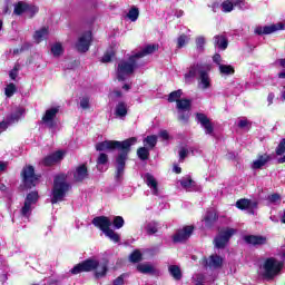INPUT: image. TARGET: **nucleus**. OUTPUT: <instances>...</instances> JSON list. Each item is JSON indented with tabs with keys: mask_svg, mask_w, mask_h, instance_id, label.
I'll return each mask as SVG.
<instances>
[{
	"mask_svg": "<svg viewBox=\"0 0 285 285\" xmlns=\"http://www.w3.org/2000/svg\"><path fill=\"white\" fill-rule=\"evenodd\" d=\"M137 144V137L128 138L124 141L118 140H105L96 145V150L99 153L108 150H120L118 157L116 158V181L124 180V173L126 170V159H128V153H130V146Z\"/></svg>",
	"mask_w": 285,
	"mask_h": 285,
	"instance_id": "f257e3e1",
	"label": "nucleus"
},
{
	"mask_svg": "<svg viewBox=\"0 0 285 285\" xmlns=\"http://www.w3.org/2000/svg\"><path fill=\"white\" fill-rule=\"evenodd\" d=\"M159 50V45H147L140 51L131 55L128 60H121L117 68V78L119 81H126V78L130 77L137 68V59L148 57Z\"/></svg>",
	"mask_w": 285,
	"mask_h": 285,
	"instance_id": "f03ea898",
	"label": "nucleus"
},
{
	"mask_svg": "<svg viewBox=\"0 0 285 285\" xmlns=\"http://www.w3.org/2000/svg\"><path fill=\"white\" fill-rule=\"evenodd\" d=\"M213 66L210 63H194L185 73L186 83H193L195 77L198 75V90H210L213 88V80L210 79V70Z\"/></svg>",
	"mask_w": 285,
	"mask_h": 285,
	"instance_id": "7ed1b4c3",
	"label": "nucleus"
},
{
	"mask_svg": "<svg viewBox=\"0 0 285 285\" xmlns=\"http://www.w3.org/2000/svg\"><path fill=\"white\" fill-rule=\"evenodd\" d=\"M90 271H95L96 279H101V277H106L108 273V263H99L97 259H87L71 268L70 273H72V275H79V273H90Z\"/></svg>",
	"mask_w": 285,
	"mask_h": 285,
	"instance_id": "20e7f679",
	"label": "nucleus"
},
{
	"mask_svg": "<svg viewBox=\"0 0 285 285\" xmlns=\"http://www.w3.org/2000/svg\"><path fill=\"white\" fill-rule=\"evenodd\" d=\"M282 268H284V263H282V261L269 257L259 266L258 273L264 279H273L279 275Z\"/></svg>",
	"mask_w": 285,
	"mask_h": 285,
	"instance_id": "39448f33",
	"label": "nucleus"
},
{
	"mask_svg": "<svg viewBox=\"0 0 285 285\" xmlns=\"http://www.w3.org/2000/svg\"><path fill=\"white\" fill-rule=\"evenodd\" d=\"M68 190H70V185L66 180V175L56 176L51 194V204L63 202V197H66Z\"/></svg>",
	"mask_w": 285,
	"mask_h": 285,
	"instance_id": "423d86ee",
	"label": "nucleus"
},
{
	"mask_svg": "<svg viewBox=\"0 0 285 285\" xmlns=\"http://www.w3.org/2000/svg\"><path fill=\"white\" fill-rule=\"evenodd\" d=\"M38 202L39 193L31 191L27 195L24 203L20 209V215L23 219H30V215H32V210H35Z\"/></svg>",
	"mask_w": 285,
	"mask_h": 285,
	"instance_id": "0eeeda50",
	"label": "nucleus"
},
{
	"mask_svg": "<svg viewBox=\"0 0 285 285\" xmlns=\"http://www.w3.org/2000/svg\"><path fill=\"white\" fill-rule=\"evenodd\" d=\"M37 12H39V7L23 1L16 3L13 9V14H17V17H21V14H27L32 18L37 14Z\"/></svg>",
	"mask_w": 285,
	"mask_h": 285,
	"instance_id": "6e6552de",
	"label": "nucleus"
},
{
	"mask_svg": "<svg viewBox=\"0 0 285 285\" xmlns=\"http://www.w3.org/2000/svg\"><path fill=\"white\" fill-rule=\"evenodd\" d=\"M57 115H59V106L47 109L42 116L41 124L46 126V128H57Z\"/></svg>",
	"mask_w": 285,
	"mask_h": 285,
	"instance_id": "1a4fd4ad",
	"label": "nucleus"
},
{
	"mask_svg": "<svg viewBox=\"0 0 285 285\" xmlns=\"http://www.w3.org/2000/svg\"><path fill=\"white\" fill-rule=\"evenodd\" d=\"M235 233H237V229L229 227L220 230L214 240L216 248H225L226 244H228L230 237L235 235Z\"/></svg>",
	"mask_w": 285,
	"mask_h": 285,
	"instance_id": "9d476101",
	"label": "nucleus"
},
{
	"mask_svg": "<svg viewBox=\"0 0 285 285\" xmlns=\"http://www.w3.org/2000/svg\"><path fill=\"white\" fill-rule=\"evenodd\" d=\"M190 106L191 102L188 99L177 100L176 108L178 110L179 121H188V118L190 117Z\"/></svg>",
	"mask_w": 285,
	"mask_h": 285,
	"instance_id": "9b49d317",
	"label": "nucleus"
},
{
	"mask_svg": "<svg viewBox=\"0 0 285 285\" xmlns=\"http://www.w3.org/2000/svg\"><path fill=\"white\" fill-rule=\"evenodd\" d=\"M22 179L23 184L27 188H32V186H37V175H35V167L26 166L22 169Z\"/></svg>",
	"mask_w": 285,
	"mask_h": 285,
	"instance_id": "f8f14e48",
	"label": "nucleus"
},
{
	"mask_svg": "<svg viewBox=\"0 0 285 285\" xmlns=\"http://www.w3.org/2000/svg\"><path fill=\"white\" fill-rule=\"evenodd\" d=\"M72 177L76 184H81V181H86V179L90 177V173L88 171V165L81 164L76 166L72 171Z\"/></svg>",
	"mask_w": 285,
	"mask_h": 285,
	"instance_id": "ddd939ff",
	"label": "nucleus"
},
{
	"mask_svg": "<svg viewBox=\"0 0 285 285\" xmlns=\"http://www.w3.org/2000/svg\"><path fill=\"white\" fill-rule=\"evenodd\" d=\"M92 41V32L87 31L78 38L76 48L79 52H88L90 48V42Z\"/></svg>",
	"mask_w": 285,
	"mask_h": 285,
	"instance_id": "4468645a",
	"label": "nucleus"
},
{
	"mask_svg": "<svg viewBox=\"0 0 285 285\" xmlns=\"http://www.w3.org/2000/svg\"><path fill=\"white\" fill-rule=\"evenodd\" d=\"M63 157H66V151L58 150V151L45 157L41 160V165L42 166H55V164H59V161H62Z\"/></svg>",
	"mask_w": 285,
	"mask_h": 285,
	"instance_id": "2eb2a0df",
	"label": "nucleus"
},
{
	"mask_svg": "<svg viewBox=\"0 0 285 285\" xmlns=\"http://www.w3.org/2000/svg\"><path fill=\"white\" fill-rule=\"evenodd\" d=\"M194 227L193 226H185L181 229H178L174 235L175 244H181L187 239H190V235H193Z\"/></svg>",
	"mask_w": 285,
	"mask_h": 285,
	"instance_id": "dca6fc26",
	"label": "nucleus"
},
{
	"mask_svg": "<svg viewBox=\"0 0 285 285\" xmlns=\"http://www.w3.org/2000/svg\"><path fill=\"white\" fill-rule=\"evenodd\" d=\"M277 30H285V23L278 22L276 24L258 27L255 29L256 35H273V32H277Z\"/></svg>",
	"mask_w": 285,
	"mask_h": 285,
	"instance_id": "f3484780",
	"label": "nucleus"
},
{
	"mask_svg": "<svg viewBox=\"0 0 285 285\" xmlns=\"http://www.w3.org/2000/svg\"><path fill=\"white\" fill-rule=\"evenodd\" d=\"M92 224L96 226V228H99L102 230V233H106L110 229V226H112V220L106 216H98L92 219Z\"/></svg>",
	"mask_w": 285,
	"mask_h": 285,
	"instance_id": "a211bd4d",
	"label": "nucleus"
},
{
	"mask_svg": "<svg viewBox=\"0 0 285 285\" xmlns=\"http://www.w3.org/2000/svg\"><path fill=\"white\" fill-rule=\"evenodd\" d=\"M236 208H239V210H247L249 215H253L255 213V208H257V203L245 198L239 199L236 202Z\"/></svg>",
	"mask_w": 285,
	"mask_h": 285,
	"instance_id": "6ab92c4d",
	"label": "nucleus"
},
{
	"mask_svg": "<svg viewBox=\"0 0 285 285\" xmlns=\"http://www.w3.org/2000/svg\"><path fill=\"white\" fill-rule=\"evenodd\" d=\"M198 124H200L202 128H204L206 135H213V124L210 122V119L204 114H197L196 115Z\"/></svg>",
	"mask_w": 285,
	"mask_h": 285,
	"instance_id": "aec40b11",
	"label": "nucleus"
},
{
	"mask_svg": "<svg viewBox=\"0 0 285 285\" xmlns=\"http://www.w3.org/2000/svg\"><path fill=\"white\" fill-rule=\"evenodd\" d=\"M23 115H26V109L22 107H16L12 112L7 116V121L10 126H12V124H17L19 119L23 117Z\"/></svg>",
	"mask_w": 285,
	"mask_h": 285,
	"instance_id": "412c9836",
	"label": "nucleus"
},
{
	"mask_svg": "<svg viewBox=\"0 0 285 285\" xmlns=\"http://www.w3.org/2000/svg\"><path fill=\"white\" fill-rule=\"evenodd\" d=\"M144 180L146 181L147 186L150 188L153 195H159V184L157 183V178L153 176V174H145Z\"/></svg>",
	"mask_w": 285,
	"mask_h": 285,
	"instance_id": "4be33fe9",
	"label": "nucleus"
},
{
	"mask_svg": "<svg viewBox=\"0 0 285 285\" xmlns=\"http://www.w3.org/2000/svg\"><path fill=\"white\" fill-rule=\"evenodd\" d=\"M245 242L247 244H250L252 246H264L266 242H268V239L266 238V236L250 235V236H245Z\"/></svg>",
	"mask_w": 285,
	"mask_h": 285,
	"instance_id": "5701e85b",
	"label": "nucleus"
},
{
	"mask_svg": "<svg viewBox=\"0 0 285 285\" xmlns=\"http://www.w3.org/2000/svg\"><path fill=\"white\" fill-rule=\"evenodd\" d=\"M222 264H224V258L219 255H212L209 259L205 261V265L209 268H222Z\"/></svg>",
	"mask_w": 285,
	"mask_h": 285,
	"instance_id": "b1692460",
	"label": "nucleus"
},
{
	"mask_svg": "<svg viewBox=\"0 0 285 285\" xmlns=\"http://www.w3.org/2000/svg\"><path fill=\"white\" fill-rule=\"evenodd\" d=\"M271 161V156L267 154L261 155L255 159L252 164V168L254 170H259V168H264V165Z\"/></svg>",
	"mask_w": 285,
	"mask_h": 285,
	"instance_id": "393cba45",
	"label": "nucleus"
},
{
	"mask_svg": "<svg viewBox=\"0 0 285 285\" xmlns=\"http://www.w3.org/2000/svg\"><path fill=\"white\" fill-rule=\"evenodd\" d=\"M115 115L118 119H124L128 115V105L124 101L118 102L115 107Z\"/></svg>",
	"mask_w": 285,
	"mask_h": 285,
	"instance_id": "a878e982",
	"label": "nucleus"
},
{
	"mask_svg": "<svg viewBox=\"0 0 285 285\" xmlns=\"http://www.w3.org/2000/svg\"><path fill=\"white\" fill-rule=\"evenodd\" d=\"M137 271L139 273H142L144 275H155V273H157V269H155V266H153L149 263H141L137 265Z\"/></svg>",
	"mask_w": 285,
	"mask_h": 285,
	"instance_id": "bb28decb",
	"label": "nucleus"
},
{
	"mask_svg": "<svg viewBox=\"0 0 285 285\" xmlns=\"http://www.w3.org/2000/svg\"><path fill=\"white\" fill-rule=\"evenodd\" d=\"M205 226L207 228H210L214 223L217 222V212L215 210H208L204 217Z\"/></svg>",
	"mask_w": 285,
	"mask_h": 285,
	"instance_id": "cd10ccee",
	"label": "nucleus"
},
{
	"mask_svg": "<svg viewBox=\"0 0 285 285\" xmlns=\"http://www.w3.org/2000/svg\"><path fill=\"white\" fill-rule=\"evenodd\" d=\"M214 46L219 48V50H226L228 48V40L224 36H215Z\"/></svg>",
	"mask_w": 285,
	"mask_h": 285,
	"instance_id": "c85d7f7f",
	"label": "nucleus"
},
{
	"mask_svg": "<svg viewBox=\"0 0 285 285\" xmlns=\"http://www.w3.org/2000/svg\"><path fill=\"white\" fill-rule=\"evenodd\" d=\"M48 28L43 27L35 32L33 39L36 42L41 43L45 39H48Z\"/></svg>",
	"mask_w": 285,
	"mask_h": 285,
	"instance_id": "c756f323",
	"label": "nucleus"
},
{
	"mask_svg": "<svg viewBox=\"0 0 285 285\" xmlns=\"http://www.w3.org/2000/svg\"><path fill=\"white\" fill-rule=\"evenodd\" d=\"M144 146L147 147L149 150H153V148L157 146V136L156 135L147 136L144 139Z\"/></svg>",
	"mask_w": 285,
	"mask_h": 285,
	"instance_id": "7c9ffc66",
	"label": "nucleus"
},
{
	"mask_svg": "<svg viewBox=\"0 0 285 285\" xmlns=\"http://www.w3.org/2000/svg\"><path fill=\"white\" fill-rule=\"evenodd\" d=\"M180 186H183V188L186 190H190L193 186H195V181L193 178H190V176H185L180 179Z\"/></svg>",
	"mask_w": 285,
	"mask_h": 285,
	"instance_id": "2f4dec72",
	"label": "nucleus"
},
{
	"mask_svg": "<svg viewBox=\"0 0 285 285\" xmlns=\"http://www.w3.org/2000/svg\"><path fill=\"white\" fill-rule=\"evenodd\" d=\"M51 55L53 57H61V55H63V46L61 42H56L51 46Z\"/></svg>",
	"mask_w": 285,
	"mask_h": 285,
	"instance_id": "473e14b6",
	"label": "nucleus"
},
{
	"mask_svg": "<svg viewBox=\"0 0 285 285\" xmlns=\"http://www.w3.org/2000/svg\"><path fill=\"white\" fill-rule=\"evenodd\" d=\"M237 6H235V2L230 0H226L223 3H220V9L223 12H233Z\"/></svg>",
	"mask_w": 285,
	"mask_h": 285,
	"instance_id": "72a5a7b5",
	"label": "nucleus"
},
{
	"mask_svg": "<svg viewBox=\"0 0 285 285\" xmlns=\"http://www.w3.org/2000/svg\"><path fill=\"white\" fill-rule=\"evenodd\" d=\"M218 70L220 75H235V68L230 65H219Z\"/></svg>",
	"mask_w": 285,
	"mask_h": 285,
	"instance_id": "f704fd0d",
	"label": "nucleus"
},
{
	"mask_svg": "<svg viewBox=\"0 0 285 285\" xmlns=\"http://www.w3.org/2000/svg\"><path fill=\"white\" fill-rule=\"evenodd\" d=\"M150 149L148 147H140L137 150V155L139 157V159H141L142 161H146V159H148V157H150Z\"/></svg>",
	"mask_w": 285,
	"mask_h": 285,
	"instance_id": "c9c22d12",
	"label": "nucleus"
},
{
	"mask_svg": "<svg viewBox=\"0 0 285 285\" xmlns=\"http://www.w3.org/2000/svg\"><path fill=\"white\" fill-rule=\"evenodd\" d=\"M181 95H184V92L181 91V89H178L176 91H173L169 94V97H168V101L170 104L175 102L177 104V101H180L181 100Z\"/></svg>",
	"mask_w": 285,
	"mask_h": 285,
	"instance_id": "e433bc0d",
	"label": "nucleus"
},
{
	"mask_svg": "<svg viewBox=\"0 0 285 285\" xmlns=\"http://www.w3.org/2000/svg\"><path fill=\"white\" fill-rule=\"evenodd\" d=\"M195 42L197 52H204V47L206 46V38L204 36H198Z\"/></svg>",
	"mask_w": 285,
	"mask_h": 285,
	"instance_id": "4c0bfd02",
	"label": "nucleus"
},
{
	"mask_svg": "<svg viewBox=\"0 0 285 285\" xmlns=\"http://www.w3.org/2000/svg\"><path fill=\"white\" fill-rule=\"evenodd\" d=\"M127 18L129 21H137V19H139V9L137 7H131L129 12L127 13Z\"/></svg>",
	"mask_w": 285,
	"mask_h": 285,
	"instance_id": "58836bf2",
	"label": "nucleus"
},
{
	"mask_svg": "<svg viewBox=\"0 0 285 285\" xmlns=\"http://www.w3.org/2000/svg\"><path fill=\"white\" fill-rule=\"evenodd\" d=\"M168 271L174 279H181V269H179V266L171 265Z\"/></svg>",
	"mask_w": 285,
	"mask_h": 285,
	"instance_id": "ea45409f",
	"label": "nucleus"
},
{
	"mask_svg": "<svg viewBox=\"0 0 285 285\" xmlns=\"http://www.w3.org/2000/svg\"><path fill=\"white\" fill-rule=\"evenodd\" d=\"M14 92H17V85L16 83H9L7 85V87L4 88V95L6 97H12L14 95Z\"/></svg>",
	"mask_w": 285,
	"mask_h": 285,
	"instance_id": "a19ab883",
	"label": "nucleus"
},
{
	"mask_svg": "<svg viewBox=\"0 0 285 285\" xmlns=\"http://www.w3.org/2000/svg\"><path fill=\"white\" fill-rule=\"evenodd\" d=\"M106 237H108L115 244H118L120 237L119 234L115 233V230L110 229L105 233Z\"/></svg>",
	"mask_w": 285,
	"mask_h": 285,
	"instance_id": "79ce46f5",
	"label": "nucleus"
},
{
	"mask_svg": "<svg viewBox=\"0 0 285 285\" xmlns=\"http://www.w3.org/2000/svg\"><path fill=\"white\" fill-rule=\"evenodd\" d=\"M129 261L132 264H137V263L141 262V252H139V249H136L134 253L130 254Z\"/></svg>",
	"mask_w": 285,
	"mask_h": 285,
	"instance_id": "37998d69",
	"label": "nucleus"
},
{
	"mask_svg": "<svg viewBox=\"0 0 285 285\" xmlns=\"http://www.w3.org/2000/svg\"><path fill=\"white\" fill-rule=\"evenodd\" d=\"M112 57H115V50H107V52L104 55L101 59L102 63H109V61H112Z\"/></svg>",
	"mask_w": 285,
	"mask_h": 285,
	"instance_id": "c03bdc74",
	"label": "nucleus"
},
{
	"mask_svg": "<svg viewBox=\"0 0 285 285\" xmlns=\"http://www.w3.org/2000/svg\"><path fill=\"white\" fill-rule=\"evenodd\" d=\"M275 66L283 68L284 71L278 73L279 79H285V59H278L275 61Z\"/></svg>",
	"mask_w": 285,
	"mask_h": 285,
	"instance_id": "a18cd8bd",
	"label": "nucleus"
},
{
	"mask_svg": "<svg viewBox=\"0 0 285 285\" xmlns=\"http://www.w3.org/2000/svg\"><path fill=\"white\" fill-rule=\"evenodd\" d=\"M188 41H190V38L186 35H181L177 40L178 48H184Z\"/></svg>",
	"mask_w": 285,
	"mask_h": 285,
	"instance_id": "49530a36",
	"label": "nucleus"
},
{
	"mask_svg": "<svg viewBox=\"0 0 285 285\" xmlns=\"http://www.w3.org/2000/svg\"><path fill=\"white\" fill-rule=\"evenodd\" d=\"M124 217L121 216H116L114 217V226L115 228L119 229V228H124Z\"/></svg>",
	"mask_w": 285,
	"mask_h": 285,
	"instance_id": "de8ad7c7",
	"label": "nucleus"
},
{
	"mask_svg": "<svg viewBox=\"0 0 285 285\" xmlns=\"http://www.w3.org/2000/svg\"><path fill=\"white\" fill-rule=\"evenodd\" d=\"M145 228L148 235H155L157 233V224L155 223H148Z\"/></svg>",
	"mask_w": 285,
	"mask_h": 285,
	"instance_id": "09e8293b",
	"label": "nucleus"
},
{
	"mask_svg": "<svg viewBox=\"0 0 285 285\" xmlns=\"http://www.w3.org/2000/svg\"><path fill=\"white\" fill-rule=\"evenodd\" d=\"M80 108H82V110H88V108H90V98L82 97L80 99Z\"/></svg>",
	"mask_w": 285,
	"mask_h": 285,
	"instance_id": "8fccbe9b",
	"label": "nucleus"
},
{
	"mask_svg": "<svg viewBox=\"0 0 285 285\" xmlns=\"http://www.w3.org/2000/svg\"><path fill=\"white\" fill-rule=\"evenodd\" d=\"M285 153V138L278 144L276 155L282 156Z\"/></svg>",
	"mask_w": 285,
	"mask_h": 285,
	"instance_id": "3c124183",
	"label": "nucleus"
},
{
	"mask_svg": "<svg viewBox=\"0 0 285 285\" xmlns=\"http://www.w3.org/2000/svg\"><path fill=\"white\" fill-rule=\"evenodd\" d=\"M97 164H98V166H104L105 164H108V155L100 154L97 159Z\"/></svg>",
	"mask_w": 285,
	"mask_h": 285,
	"instance_id": "603ef678",
	"label": "nucleus"
},
{
	"mask_svg": "<svg viewBox=\"0 0 285 285\" xmlns=\"http://www.w3.org/2000/svg\"><path fill=\"white\" fill-rule=\"evenodd\" d=\"M234 4L238 10H248V7L246 6L244 0H234Z\"/></svg>",
	"mask_w": 285,
	"mask_h": 285,
	"instance_id": "864d4df0",
	"label": "nucleus"
},
{
	"mask_svg": "<svg viewBox=\"0 0 285 285\" xmlns=\"http://www.w3.org/2000/svg\"><path fill=\"white\" fill-rule=\"evenodd\" d=\"M188 157V149L186 147H181L179 149V160L184 161Z\"/></svg>",
	"mask_w": 285,
	"mask_h": 285,
	"instance_id": "5fc2aeb1",
	"label": "nucleus"
},
{
	"mask_svg": "<svg viewBox=\"0 0 285 285\" xmlns=\"http://www.w3.org/2000/svg\"><path fill=\"white\" fill-rule=\"evenodd\" d=\"M18 75H19V65H16L13 69L9 72V77L10 79L14 80L17 79Z\"/></svg>",
	"mask_w": 285,
	"mask_h": 285,
	"instance_id": "6e6d98bb",
	"label": "nucleus"
},
{
	"mask_svg": "<svg viewBox=\"0 0 285 285\" xmlns=\"http://www.w3.org/2000/svg\"><path fill=\"white\" fill-rule=\"evenodd\" d=\"M8 126H10V124H8V120H3L0 122V132H6V130H8Z\"/></svg>",
	"mask_w": 285,
	"mask_h": 285,
	"instance_id": "4d7b16f0",
	"label": "nucleus"
},
{
	"mask_svg": "<svg viewBox=\"0 0 285 285\" xmlns=\"http://www.w3.org/2000/svg\"><path fill=\"white\" fill-rule=\"evenodd\" d=\"M268 199H269V202H272V204H277V202L281 200V197H279L278 194H274V195H271V196L268 197Z\"/></svg>",
	"mask_w": 285,
	"mask_h": 285,
	"instance_id": "13d9d810",
	"label": "nucleus"
},
{
	"mask_svg": "<svg viewBox=\"0 0 285 285\" xmlns=\"http://www.w3.org/2000/svg\"><path fill=\"white\" fill-rule=\"evenodd\" d=\"M214 63H217L218 68L222 66V56L219 53L214 55L213 57Z\"/></svg>",
	"mask_w": 285,
	"mask_h": 285,
	"instance_id": "bf43d9fd",
	"label": "nucleus"
},
{
	"mask_svg": "<svg viewBox=\"0 0 285 285\" xmlns=\"http://www.w3.org/2000/svg\"><path fill=\"white\" fill-rule=\"evenodd\" d=\"M124 277H126L125 274L118 276V277L114 281V285H124Z\"/></svg>",
	"mask_w": 285,
	"mask_h": 285,
	"instance_id": "052dcab7",
	"label": "nucleus"
},
{
	"mask_svg": "<svg viewBox=\"0 0 285 285\" xmlns=\"http://www.w3.org/2000/svg\"><path fill=\"white\" fill-rule=\"evenodd\" d=\"M121 97V91L115 90L110 94V99H117Z\"/></svg>",
	"mask_w": 285,
	"mask_h": 285,
	"instance_id": "680f3d73",
	"label": "nucleus"
},
{
	"mask_svg": "<svg viewBox=\"0 0 285 285\" xmlns=\"http://www.w3.org/2000/svg\"><path fill=\"white\" fill-rule=\"evenodd\" d=\"M159 137H161V139H165V141H167V139H170V136L168 135L167 130L160 131Z\"/></svg>",
	"mask_w": 285,
	"mask_h": 285,
	"instance_id": "e2e57ef3",
	"label": "nucleus"
},
{
	"mask_svg": "<svg viewBox=\"0 0 285 285\" xmlns=\"http://www.w3.org/2000/svg\"><path fill=\"white\" fill-rule=\"evenodd\" d=\"M248 126V120L247 119H242L238 121V127L239 128H246Z\"/></svg>",
	"mask_w": 285,
	"mask_h": 285,
	"instance_id": "0e129e2a",
	"label": "nucleus"
},
{
	"mask_svg": "<svg viewBox=\"0 0 285 285\" xmlns=\"http://www.w3.org/2000/svg\"><path fill=\"white\" fill-rule=\"evenodd\" d=\"M222 8V4L219 2H214L212 6L213 12H218V10Z\"/></svg>",
	"mask_w": 285,
	"mask_h": 285,
	"instance_id": "69168bd1",
	"label": "nucleus"
},
{
	"mask_svg": "<svg viewBox=\"0 0 285 285\" xmlns=\"http://www.w3.org/2000/svg\"><path fill=\"white\" fill-rule=\"evenodd\" d=\"M1 193H7V195H10V190H8V187L3 184L0 185Z\"/></svg>",
	"mask_w": 285,
	"mask_h": 285,
	"instance_id": "338daca9",
	"label": "nucleus"
},
{
	"mask_svg": "<svg viewBox=\"0 0 285 285\" xmlns=\"http://www.w3.org/2000/svg\"><path fill=\"white\" fill-rule=\"evenodd\" d=\"M8 168V163L0 161V173H3Z\"/></svg>",
	"mask_w": 285,
	"mask_h": 285,
	"instance_id": "774afa93",
	"label": "nucleus"
}]
</instances>
